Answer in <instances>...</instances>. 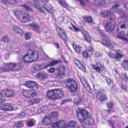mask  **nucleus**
<instances>
[{
	"label": "nucleus",
	"mask_w": 128,
	"mask_h": 128,
	"mask_svg": "<svg viewBox=\"0 0 128 128\" xmlns=\"http://www.w3.org/2000/svg\"><path fill=\"white\" fill-rule=\"evenodd\" d=\"M104 15L103 16L104 17H110V18L112 17V18H114V16L112 15V14H113L114 16V14H111L110 12L109 11H107L105 12L104 13Z\"/></svg>",
	"instance_id": "29"
},
{
	"label": "nucleus",
	"mask_w": 128,
	"mask_h": 128,
	"mask_svg": "<svg viewBox=\"0 0 128 128\" xmlns=\"http://www.w3.org/2000/svg\"><path fill=\"white\" fill-rule=\"evenodd\" d=\"M25 38L26 40H28L30 38V36L29 34L28 33H26L25 35Z\"/></svg>",
	"instance_id": "52"
},
{
	"label": "nucleus",
	"mask_w": 128,
	"mask_h": 128,
	"mask_svg": "<svg viewBox=\"0 0 128 128\" xmlns=\"http://www.w3.org/2000/svg\"><path fill=\"white\" fill-rule=\"evenodd\" d=\"M112 15L114 16V18H113L112 17L110 18V21L106 23L105 26L106 31L108 32L113 30L114 28L115 20L116 18L113 14H112Z\"/></svg>",
	"instance_id": "5"
},
{
	"label": "nucleus",
	"mask_w": 128,
	"mask_h": 128,
	"mask_svg": "<svg viewBox=\"0 0 128 128\" xmlns=\"http://www.w3.org/2000/svg\"><path fill=\"white\" fill-rule=\"evenodd\" d=\"M31 91L29 90H25L24 92V96L28 98H30Z\"/></svg>",
	"instance_id": "27"
},
{
	"label": "nucleus",
	"mask_w": 128,
	"mask_h": 128,
	"mask_svg": "<svg viewBox=\"0 0 128 128\" xmlns=\"http://www.w3.org/2000/svg\"><path fill=\"white\" fill-rule=\"evenodd\" d=\"M66 123L64 121H60L56 122L52 126V128H64L66 126Z\"/></svg>",
	"instance_id": "11"
},
{
	"label": "nucleus",
	"mask_w": 128,
	"mask_h": 128,
	"mask_svg": "<svg viewBox=\"0 0 128 128\" xmlns=\"http://www.w3.org/2000/svg\"><path fill=\"white\" fill-rule=\"evenodd\" d=\"M116 55L111 52H109L108 55L111 58H113L115 59L116 61H119L120 59L123 57L124 56L123 54H120L118 52H116Z\"/></svg>",
	"instance_id": "8"
},
{
	"label": "nucleus",
	"mask_w": 128,
	"mask_h": 128,
	"mask_svg": "<svg viewBox=\"0 0 128 128\" xmlns=\"http://www.w3.org/2000/svg\"><path fill=\"white\" fill-rule=\"evenodd\" d=\"M23 126V122L22 121H19L15 124L13 127L14 128H18L22 127Z\"/></svg>",
	"instance_id": "30"
},
{
	"label": "nucleus",
	"mask_w": 128,
	"mask_h": 128,
	"mask_svg": "<svg viewBox=\"0 0 128 128\" xmlns=\"http://www.w3.org/2000/svg\"><path fill=\"white\" fill-rule=\"evenodd\" d=\"M120 78L126 81H127L128 80V77L125 73H122Z\"/></svg>",
	"instance_id": "37"
},
{
	"label": "nucleus",
	"mask_w": 128,
	"mask_h": 128,
	"mask_svg": "<svg viewBox=\"0 0 128 128\" xmlns=\"http://www.w3.org/2000/svg\"><path fill=\"white\" fill-rule=\"evenodd\" d=\"M14 13L16 17L19 19L20 20V19L22 18L23 13H23L21 11L17 10L15 11Z\"/></svg>",
	"instance_id": "23"
},
{
	"label": "nucleus",
	"mask_w": 128,
	"mask_h": 128,
	"mask_svg": "<svg viewBox=\"0 0 128 128\" xmlns=\"http://www.w3.org/2000/svg\"><path fill=\"white\" fill-rule=\"evenodd\" d=\"M22 6L25 8L26 10L32 11V9L30 7L26 6V5Z\"/></svg>",
	"instance_id": "44"
},
{
	"label": "nucleus",
	"mask_w": 128,
	"mask_h": 128,
	"mask_svg": "<svg viewBox=\"0 0 128 128\" xmlns=\"http://www.w3.org/2000/svg\"><path fill=\"white\" fill-rule=\"evenodd\" d=\"M102 55V54L98 52H96V56L97 57H100Z\"/></svg>",
	"instance_id": "57"
},
{
	"label": "nucleus",
	"mask_w": 128,
	"mask_h": 128,
	"mask_svg": "<svg viewBox=\"0 0 128 128\" xmlns=\"http://www.w3.org/2000/svg\"><path fill=\"white\" fill-rule=\"evenodd\" d=\"M80 80L82 82V84L83 86L85 87H86V86L87 87L90 88V86L88 84L87 81H84V82H82V80L80 79Z\"/></svg>",
	"instance_id": "43"
},
{
	"label": "nucleus",
	"mask_w": 128,
	"mask_h": 128,
	"mask_svg": "<svg viewBox=\"0 0 128 128\" xmlns=\"http://www.w3.org/2000/svg\"><path fill=\"white\" fill-rule=\"evenodd\" d=\"M22 68L20 64H16V63L7 64L5 66L0 67V72H3L11 71L12 70H18L21 69Z\"/></svg>",
	"instance_id": "3"
},
{
	"label": "nucleus",
	"mask_w": 128,
	"mask_h": 128,
	"mask_svg": "<svg viewBox=\"0 0 128 128\" xmlns=\"http://www.w3.org/2000/svg\"><path fill=\"white\" fill-rule=\"evenodd\" d=\"M29 26L32 29L35 30H38L39 28V27L36 24H35L33 25L30 24L29 25Z\"/></svg>",
	"instance_id": "34"
},
{
	"label": "nucleus",
	"mask_w": 128,
	"mask_h": 128,
	"mask_svg": "<svg viewBox=\"0 0 128 128\" xmlns=\"http://www.w3.org/2000/svg\"><path fill=\"white\" fill-rule=\"evenodd\" d=\"M10 39L7 36H5L3 37L1 41L7 43L9 42Z\"/></svg>",
	"instance_id": "38"
},
{
	"label": "nucleus",
	"mask_w": 128,
	"mask_h": 128,
	"mask_svg": "<svg viewBox=\"0 0 128 128\" xmlns=\"http://www.w3.org/2000/svg\"><path fill=\"white\" fill-rule=\"evenodd\" d=\"M110 125L112 126V128H114V126H116L119 125V122L118 121H113L108 120Z\"/></svg>",
	"instance_id": "28"
},
{
	"label": "nucleus",
	"mask_w": 128,
	"mask_h": 128,
	"mask_svg": "<svg viewBox=\"0 0 128 128\" xmlns=\"http://www.w3.org/2000/svg\"><path fill=\"white\" fill-rule=\"evenodd\" d=\"M66 86L72 92H74L76 90L77 88V85L75 81L69 79L65 82Z\"/></svg>",
	"instance_id": "6"
},
{
	"label": "nucleus",
	"mask_w": 128,
	"mask_h": 128,
	"mask_svg": "<svg viewBox=\"0 0 128 128\" xmlns=\"http://www.w3.org/2000/svg\"><path fill=\"white\" fill-rule=\"evenodd\" d=\"M122 88L125 90H127V87L126 85H122Z\"/></svg>",
	"instance_id": "60"
},
{
	"label": "nucleus",
	"mask_w": 128,
	"mask_h": 128,
	"mask_svg": "<svg viewBox=\"0 0 128 128\" xmlns=\"http://www.w3.org/2000/svg\"><path fill=\"white\" fill-rule=\"evenodd\" d=\"M121 65L125 70H128V60H124L123 63L121 64Z\"/></svg>",
	"instance_id": "24"
},
{
	"label": "nucleus",
	"mask_w": 128,
	"mask_h": 128,
	"mask_svg": "<svg viewBox=\"0 0 128 128\" xmlns=\"http://www.w3.org/2000/svg\"><path fill=\"white\" fill-rule=\"evenodd\" d=\"M63 92L58 89H54L48 91L46 94V98L53 100L60 98L63 96Z\"/></svg>",
	"instance_id": "2"
},
{
	"label": "nucleus",
	"mask_w": 128,
	"mask_h": 128,
	"mask_svg": "<svg viewBox=\"0 0 128 128\" xmlns=\"http://www.w3.org/2000/svg\"><path fill=\"white\" fill-rule=\"evenodd\" d=\"M28 104L30 105H32L34 104V99L28 102Z\"/></svg>",
	"instance_id": "48"
},
{
	"label": "nucleus",
	"mask_w": 128,
	"mask_h": 128,
	"mask_svg": "<svg viewBox=\"0 0 128 128\" xmlns=\"http://www.w3.org/2000/svg\"><path fill=\"white\" fill-rule=\"evenodd\" d=\"M55 69L54 68H50L48 70L49 72L50 73H53L55 71Z\"/></svg>",
	"instance_id": "53"
},
{
	"label": "nucleus",
	"mask_w": 128,
	"mask_h": 128,
	"mask_svg": "<svg viewBox=\"0 0 128 128\" xmlns=\"http://www.w3.org/2000/svg\"><path fill=\"white\" fill-rule=\"evenodd\" d=\"M34 104L38 103L41 101V100L38 98H34Z\"/></svg>",
	"instance_id": "46"
},
{
	"label": "nucleus",
	"mask_w": 128,
	"mask_h": 128,
	"mask_svg": "<svg viewBox=\"0 0 128 128\" xmlns=\"http://www.w3.org/2000/svg\"><path fill=\"white\" fill-rule=\"evenodd\" d=\"M53 121L50 116H45L42 120L43 124L47 126L50 125Z\"/></svg>",
	"instance_id": "13"
},
{
	"label": "nucleus",
	"mask_w": 128,
	"mask_h": 128,
	"mask_svg": "<svg viewBox=\"0 0 128 128\" xmlns=\"http://www.w3.org/2000/svg\"><path fill=\"white\" fill-rule=\"evenodd\" d=\"M28 54L31 57L33 61L37 60L39 58L38 52L34 50H29L28 51Z\"/></svg>",
	"instance_id": "9"
},
{
	"label": "nucleus",
	"mask_w": 128,
	"mask_h": 128,
	"mask_svg": "<svg viewBox=\"0 0 128 128\" xmlns=\"http://www.w3.org/2000/svg\"><path fill=\"white\" fill-rule=\"evenodd\" d=\"M20 20L21 22L24 23L30 21L31 19L30 15L28 13H24Z\"/></svg>",
	"instance_id": "12"
},
{
	"label": "nucleus",
	"mask_w": 128,
	"mask_h": 128,
	"mask_svg": "<svg viewBox=\"0 0 128 128\" xmlns=\"http://www.w3.org/2000/svg\"><path fill=\"white\" fill-rule=\"evenodd\" d=\"M0 94L1 96L4 97H12L14 95V92L11 90L6 89L0 91Z\"/></svg>",
	"instance_id": "7"
},
{
	"label": "nucleus",
	"mask_w": 128,
	"mask_h": 128,
	"mask_svg": "<svg viewBox=\"0 0 128 128\" xmlns=\"http://www.w3.org/2000/svg\"><path fill=\"white\" fill-rule=\"evenodd\" d=\"M65 67L64 66L62 67V71H61L60 70H59L58 74V76L60 79L62 78V76L65 73L64 70Z\"/></svg>",
	"instance_id": "25"
},
{
	"label": "nucleus",
	"mask_w": 128,
	"mask_h": 128,
	"mask_svg": "<svg viewBox=\"0 0 128 128\" xmlns=\"http://www.w3.org/2000/svg\"><path fill=\"white\" fill-rule=\"evenodd\" d=\"M99 31L100 35L104 37V39L102 40V44L110 48L113 50H114V45L110 43V40L107 36L105 34L104 32L102 30H99Z\"/></svg>",
	"instance_id": "4"
},
{
	"label": "nucleus",
	"mask_w": 128,
	"mask_h": 128,
	"mask_svg": "<svg viewBox=\"0 0 128 128\" xmlns=\"http://www.w3.org/2000/svg\"><path fill=\"white\" fill-rule=\"evenodd\" d=\"M107 106L109 108H112V107L113 104L112 103H107Z\"/></svg>",
	"instance_id": "56"
},
{
	"label": "nucleus",
	"mask_w": 128,
	"mask_h": 128,
	"mask_svg": "<svg viewBox=\"0 0 128 128\" xmlns=\"http://www.w3.org/2000/svg\"><path fill=\"white\" fill-rule=\"evenodd\" d=\"M41 108L42 112L46 111L47 109V107L46 106H42Z\"/></svg>",
	"instance_id": "54"
},
{
	"label": "nucleus",
	"mask_w": 128,
	"mask_h": 128,
	"mask_svg": "<svg viewBox=\"0 0 128 128\" xmlns=\"http://www.w3.org/2000/svg\"><path fill=\"white\" fill-rule=\"evenodd\" d=\"M20 117H23L25 116V113L24 111H22L20 114Z\"/></svg>",
	"instance_id": "55"
},
{
	"label": "nucleus",
	"mask_w": 128,
	"mask_h": 128,
	"mask_svg": "<svg viewBox=\"0 0 128 128\" xmlns=\"http://www.w3.org/2000/svg\"><path fill=\"white\" fill-rule=\"evenodd\" d=\"M34 68L36 70H40L42 68V65L37 64L35 66Z\"/></svg>",
	"instance_id": "42"
},
{
	"label": "nucleus",
	"mask_w": 128,
	"mask_h": 128,
	"mask_svg": "<svg viewBox=\"0 0 128 128\" xmlns=\"http://www.w3.org/2000/svg\"><path fill=\"white\" fill-rule=\"evenodd\" d=\"M84 20L88 23H92V19L91 17L90 16H84Z\"/></svg>",
	"instance_id": "33"
},
{
	"label": "nucleus",
	"mask_w": 128,
	"mask_h": 128,
	"mask_svg": "<svg viewBox=\"0 0 128 128\" xmlns=\"http://www.w3.org/2000/svg\"><path fill=\"white\" fill-rule=\"evenodd\" d=\"M31 94L30 98L35 97V96H36L37 95L36 93L35 92L32 93L31 91Z\"/></svg>",
	"instance_id": "51"
},
{
	"label": "nucleus",
	"mask_w": 128,
	"mask_h": 128,
	"mask_svg": "<svg viewBox=\"0 0 128 128\" xmlns=\"http://www.w3.org/2000/svg\"><path fill=\"white\" fill-rule=\"evenodd\" d=\"M120 6V5H119L118 4H116L113 5L112 6V9L116 8H118Z\"/></svg>",
	"instance_id": "59"
},
{
	"label": "nucleus",
	"mask_w": 128,
	"mask_h": 128,
	"mask_svg": "<svg viewBox=\"0 0 128 128\" xmlns=\"http://www.w3.org/2000/svg\"><path fill=\"white\" fill-rule=\"evenodd\" d=\"M58 114L57 112H54L51 114L49 116H50L51 118L53 121L57 118L58 116Z\"/></svg>",
	"instance_id": "35"
},
{
	"label": "nucleus",
	"mask_w": 128,
	"mask_h": 128,
	"mask_svg": "<svg viewBox=\"0 0 128 128\" xmlns=\"http://www.w3.org/2000/svg\"><path fill=\"white\" fill-rule=\"evenodd\" d=\"M25 62H30L33 61L31 57L28 54V52L27 54L23 58Z\"/></svg>",
	"instance_id": "21"
},
{
	"label": "nucleus",
	"mask_w": 128,
	"mask_h": 128,
	"mask_svg": "<svg viewBox=\"0 0 128 128\" xmlns=\"http://www.w3.org/2000/svg\"><path fill=\"white\" fill-rule=\"evenodd\" d=\"M82 55L83 56L86 58H87L88 56V53L86 52H84L82 54Z\"/></svg>",
	"instance_id": "50"
},
{
	"label": "nucleus",
	"mask_w": 128,
	"mask_h": 128,
	"mask_svg": "<svg viewBox=\"0 0 128 128\" xmlns=\"http://www.w3.org/2000/svg\"><path fill=\"white\" fill-rule=\"evenodd\" d=\"M14 29L15 32L18 33L21 36H22L24 34L23 31L17 26H14Z\"/></svg>",
	"instance_id": "22"
},
{
	"label": "nucleus",
	"mask_w": 128,
	"mask_h": 128,
	"mask_svg": "<svg viewBox=\"0 0 128 128\" xmlns=\"http://www.w3.org/2000/svg\"><path fill=\"white\" fill-rule=\"evenodd\" d=\"M3 2L7 4H14L16 3V0H3Z\"/></svg>",
	"instance_id": "31"
},
{
	"label": "nucleus",
	"mask_w": 128,
	"mask_h": 128,
	"mask_svg": "<svg viewBox=\"0 0 128 128\" xmlns=\"http://www.w3.org/2000/svg\"><path fill=\"white\" fill-rule=\"evenodd\" d=\"M72 46L77 53L80 54L82 50V47L76 44H73Z\"/></svg>",
	"instance_id": "20"
},
{
	"label": "nucleus",
	"mask_w": 128,
	"mask_h": 128,
	"mask_svg": "<svg viewBox=\"0 0 128 128\" xmlns=\"http://www.w3.org/2000/svg\"><path fill=\"white\" fill-rule=\"evenodd\" d=\"M98 93L100 96L99 98L100 101H103L107 99V98L105 94H102L100 92H98Z\"/></svg>",
	"instance_id": "32"
},
{
	"label": "nucleus",
	"mask_w": 128,
	"mask_h": 128,
	"mask_svg": "<svg viewBox=\"0 0 128 128\" xmlns=\"http://www.w3.org/2000/svg\"><path fill=\"white\" fill-rule=\"evenodd\" d=\"M82 34L84 37L85 40L88 42L91 41V38L88 33L86 31H84L82 32Z\"/></svg>",
	"instance_id": "17"
},
{
	"label": "nucleus",
	"mask_w": 128,
	"mask_h": 128,
	"mask_svg": "<svg viewBox=\"0 0 128 128\" xmlns=\"http://www.w3.org/2000/svg\"><path fill=\"white\" fill-rule=\"evenodd\" d=\"M36 76L38 79L42 80L46 79L48 77V74L47 73L44 72L38 73L36 74Z\"/></svg>",
	"instance_id": "14"
},
{
	"label": "nucleus",
	"mask_w": 128,
	"mask_h": 128,
	"mask_svg": "<svg viewBox=\"0 0 128 128\" xmlns=\"http://www.w3.org/2000/svg\"><path fill=\"white\" fill-rule=\"evenodd\" d=\"M59 62V61L58 60L53 61L50 62L48 65L46 67V68H47L48 66H52L55 65Z\"/></svg>",
	"instance_id": "36"
},
{
	"label": "nucleus",
	"mask_w": 128,
	"mask_h": 128,
	"mask_svg": "<svg viewBox=\"0 0 128 128\" xmlns=\"http://www.w3.org/2000/svg\"><path fill=\"white\" fill-rule=\"evenodd\" d=\"M105 2L104 0H95L93 3L97 6H100L103 4Z\"/></svg>",
	"instance_id": "26"
},
{
	"label": "nucleus",
	"mask_w": 128,
	"mask_h": 128,
	"mask_svg": "<svg viewBox=\"0 0 128 128\" xmlns=\"http://www.w3.org/2000/svg\"><path fill=\"white\" fill-rule=\"evenodd\" d=\"M54 44L55 45L56 47L58 48H59L60 46L59 45V44L58 43H54Z\"/></svg>",
	"instance_id": "63"
},
{
	"label": "nucleus",
	"mask_w": 128,
	"mask_h": 128,
	"mask_svg": "<svg viewBox=\"0 0 128 128\" xmlns=\"http://www.w3.org/2000/svg\"><path fill=\"white\" fill-rule=\"evenodd\" d=\"M79 126L76 122L71 121L68 124L66 128H78Z\"/></svg>",
	"instance_id": "16"
},
{
	"label": "nucleus",
	"mask_w": 128,
	"mask_h": 128,
	"mask_svg": "<svg viewBox=\"0 0 128 128\" xmlns=\"http://www.w3.org/2000/svg\"><path fill=\"white\" fill-rule=\"evenodd\" d=\"M107 82L109 84H111L112 83V81H111V79L109 78H107L106 79Z\"/></svg>",
	"instance_id": "49"
},
{
	"label": "nucleus",
	"mask_w": 128,
	"mask_h": 128,
	"mask_svg": "<svg viewBox=\"0 0 128 128\" xmlns=\"http://www.w3.org/2000/svg\"><path fill=\"white\" fill-rule=\"evenodd\" d=\"M33 1L34 2V4L36 6V7L37 5L38 4V1L36 0H33Z\"/></svg>",
	"instance_id": "61"
},
{
	"label": "nucleus",
	"mask_w": 128,
	"mask_h": 128,
	"mask_svg": "<svg viewBox=\"0 0 128 128\" xmlns=\"http://www.w3.org/2000/svg\"><path fill=\"white\" fill-rule=\"evenodd\" d=\"M0 109L4 111H11L14 109L12 106L8 103L1 105L0 106Z\"/></svg>",
	"instance_id": "10"
},
{
	"label": "nucleus",
	"mask_w": 128,
	"mask_h": 128,
	"mask_svg": "<svg viewBox=\"0 0 128 128\" xmlns=\"http://www.w3.org/2000/svg\"><path fill=\"white\" fill-rule=\"evenodd\" d=\"M92 66L95 70L98 73L100 71H102L104 69V66L99 63H97L96 65L92 64Z\"/></svg>",
	"instance_id": "15"
},
{
	"label": "nucleus",
	"mask_w": 128,
	"mask_h": 128,
	"mask_svg": "<svg viewBox=\"0 0 128 128\" xmlns=\"http://www.w3.org/2000/svg\"><path fill=\"white\" fill-rule=\"evenodd\" d=\"M42 112V110L41 109V107L38 108L37 110V113L40 114Z\"/></svg>",
	"instance_id": "58"
},
{
	"label": "nucleus",
	"mask_w": 128,
	"mask_h": 128,
	"mask_svg": "<svg viewBox=\"0 0 128 128\" xmlns=\"http://www.w3.org/2000/svg\"><path fill=\"white\" fill-rule=\"evenodd\" d=\"M60 4L63 6L65 8H67L68 6V5L66 3L64 0H60L59 1Z\"/></svg>",
	"instance_id": "39"
},
{
	"label": "nucleus",
	"mask_w": 128,
	"mask_h": 128,
	"mask_svg": "<svg viewBox=\"0 0 128 128\" xmlns=\"http://www.w3.org/2000/svg\"><path fill=\"white\" fill-rule=\"evenodd\" d=\"M36 85V84L34 82L29 81L26 84V86L29 88H32Z\"/></svg>",
	"instance_id": "19"
},
{
	"label": "nucleus",
	"mask_w": 128,
	"mask_h": 128,
	"mask_svg": "<svg viewBox=\"0 0 128 128\" xmlns=\"http://www.w3.org/2000/svg\"><path fill=\"white\" fill-rule=\"evenodd\" d=\"M82 100V99L80 97L75 98L74 99V102L76 104H78Z\"/></svg>",
	"instance_id": "41"
},
{
	"label": "nucleus",
	"mask_w": 128,
	"mask_h": 128,
	"mask_svg": "<svg viewBox=\"0 0 128 128\" xmlns=\"http://www.w3.org/2000/svg\"><path fill=\"white\" fill-rule=\"evenodd\" d=\"M120 33L122 36H126V34H125L124 31H122L121 32H120Z\"/></svg>",
	"instance_id": "64"
},
{
	"label": "nucleus",
	"mask_w": 128,
	"mask_h": 128,
	"mask_svg": "<svg viewBox=\"0 0 128 128\" xmlns=\"http://www.w3.org/2000/svg\"><path fill=\"white\" fill-rule=\"evenodd\" d=\"M72 101V100L70 99H66L65 100H63L62 103V104H63L66 102H70Z\"/></svg>",
	"instance_id": "47"
},
{
	"label": "nucleus",
	"mask_w": 128,
	"mask_h": 128,
	"mask_svg": "<svg viewBox=\"0 0 128 128\" xmlns=\"http://www.w3.org/2000/svg\"><path fill=\"white\" fill-rule=\"evenodd\" d=\"M57 29L59 30L60 31V32H62V33L64 34V36L63 37L61 35L60 33L59 32L58 33V35L59 36L61 39L64 40H66L67 39V36L64 30L59 28H58Z\"/></svg>",
	"instance_id": "18"
},
{
	"label": "nucleus",
	"mask_w": 128,
	"mask_h": 128,
	"mask_svg": "<svg viewBox=\"0 0 128 128\" xmlns=\"http://www.w3.org/2000/svg\"><path fill=\"white\" fill-rule=\"evenodd\" d=\"M116 37L118 38L127 41L128 40L127 38L124 37H122L120 35H118Z\"/></svg>",
	"instance_id": "45"
},
{
	"label": "nucleus",
	"mask_w": 128,
	"mask_h": 128,
	"mask_svg": "<svg viewBox=\"0 0 128 128\" xmlns=\"http://www.w3.org/2000/svg\"><path fill=\"white\" fill-rule=\"evenodd\" d=\"M126 26V24L125 23H124L123 24H122V25L120 26V27L121 28H125Z\"/></svg>",
	"instance_id": "62"
},
{
	"label": "nucleus",
	"mask_w": 128,
	"mask_h": 128,
	"mask_svg": "<svg viewBox=\"0 0 128 128\" xmlns=\"http://www.w3.org/2000/svg\"><path fill=\"white\" fill-rule=\"evenodd\" d=\"M77 114L78 120L81 124V128H86L85 126L86 124L90 125L94 122L92 118L88 117V113L86 110L80 109L78 111Z\"/></svg>",
	"instance_id": "1"
},
{
	"label": "nucleus",
	"mask_w": 128,
	"mask_h": 128,
	"mask_svg": "<svg viewBox=\"0 0 128 128\" xmlns=\"http://www.w3.org/2000/svg\"><path fill=\"white\" fill-rule=\"evenodd\" d=\"M26 124L29 126H32L34 125V124L32 120H28Z\"/></svg>",
	"instance_id": "40"
}]
</instances>
